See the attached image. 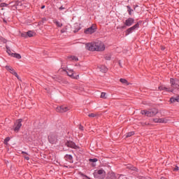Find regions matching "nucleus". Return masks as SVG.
Here are the masks:
<instances>
[{"label":"nucleus","instance_id":"6ab92c4d","mask_svg":"<svg viewBox=\"0 0 179 179\" xmlns=\"http://www.w3.org/2000/svg\"><path fill=\"white\" fill-rule=\"evenodd\" d=\"M167 119L166 118H158V123L159 124H166L167 123Z\"/></svg>","mask_w":179,"mask_h":179},{"label":"nucleus","instance_id":"58836bf2","mask_svg":"<svg viewBox=\"0 0 179 179\" xmlns=\"http://www.w3.org/2000/svg\"><path fill=\"white\" fill-rule=\"evenodd\" d=\"M122 29H125V26L122 27Z\"/></svg>","mask_w":179,"mask_h":179},{"label":"nucleus","instance_id":"dca6fc26","mask_svg":"<svg viewBox=\"0 0 179 179\" xmlns=\"http://www.w3.org/2000/svg\"><path fill=\"white\" fill-rule=\"evenodd\" d=\"M106 179H117V176H115V173L113 172H109L106 177Z\"/></svg>","mask_w":179,"mask_h":179},{"label":"nucleus","instance_id":"393cba45","mask_svg":"<svg viewBox=\"0 0 179 179\" xmlns=\"http://www.w3.org/2000/svg\"><path fill=\"white\" fill-rule=\"evenodd\" d=\"M133 135H135V133L134 131L127 133L126 138H131V136H133Z\"/></svg>","mask_w":179,"mask_h":179},{"label":"nucleus","instance_id":"0eeeda50","mask_svg":"<svg viewBox=\"0 0 179 179\" xmlns=\"http://www.w3.org/2000/svg\"><path fill=\"white\" fill-rule=\"evenodd\" d=\"M96 31V24H92V27L85 31V34H93Z\"/></svg>","mask_w":179,"mask_h":179},{"label":"nucleus","instance_id":"aec40b11","mask_svg":"<svg viewBox=\"0 0 179 179\" xmlns=\"http://www.w3.org/2000/svg\"><path fill=\"white\" fill-rule=\"evenodd\" d=\"M11 57H13L14 58H17V59H20L22 58V56L20 54L18 53H12Z\"/></svg>","mask_w":179,"mask_h":179},{"label":"nucleus","instance_id":"e433bc0d","mask_svg":"<svg viewBox=\"0 0 179 179\" xmlns=\"http://www.w3.org/2000/svg\"><path fill=\"white\" fill-rule=\"evenodd\" d=\"M59 9V10H62V9H65V8H64V7L62 6V7H60Z\"/></svg>","mask_w":179,"mask_h":179},{"label":"nucleus","instance_id":"5701e85b","mask_svg":"<svg viewBox=\"0 0 179 179\" xmlns=\"http://www.w3.org/2000/svg\"><path fill=\"white\" fill-rule=\"evenodd\" d=\"M22 155H23L24 159H26V160H30V157H29V154L27 152H22Z\"/></svg>","mask_w":179,"mask_h":179},{"label":"nucleus","instance_id":"423d86ee","mask_svg":"<svg viewBox=\"0 0 179 179\" xmlns=\"http://www.w3.org/2000/svg\"><path fill=\"white\" fill-rule=\"evenodd\" d=\"M21 127H22V119H19L16 120L15 123V127H14L15 132H19V129H20Z\"/></svg>","mask_w":179,"mask_h":179},{"label":"nucleus","instance_id":"9b49d317","mask_svg":"<svg viewBox=\"0 0 179 179\" xmlns=\"http://www.w3.org/2000/svg\"><path fill=\"white\" fill-rule=\"evenodd\" d=\"M136 29H139V23H137L134 26L129 28L126 31L127 36H128V34H129L130 33H132L134 30H136Z\"/></svg>","mask_w":179,"mask_h":179},{"label":"nucleus","instance_id":"a19ab883","mask_svg":"<svg viewBox=\"0 0 179 179\" xmlns=\"http://www.w3.org/2000/svg\"><path fill=\"white\" fill-rule=\"evenodd\" d=\"M86 177V178H87V179H90V178H89V177H87V176H85Z\"/></svg>","mask_w":179,"mask_h":179},{"label":"nucleus","instance_id":"c85d7f7f","mask_svg":"<svg viewBox=\"0 0 179 179\" xmlns=\"http://www.w3.org/2000/svg\"><path fill=\"white\" fill-rule=\"evenodd\" d=\"M6 52L8 54V55H10L12 57V51L10 50V49H9V47L6 46Z\"/></svg>","mask_w":179,"mask_h":179},{"label":"nucleus","instance_id":"c9c22d12","mask_svg":"<svg viewBox=\"0 0 179 179\" xmlns=\"http://www.w3.org/2000/svg\"><path fill=\"white\" fill-rule=\"evenodd\" d=\"M1 6H6V3H3L1 4Z\"/></svg>","mask_w":179,"mask_h":179},{"label":"nucleus","instance_id":"a211bd4d","mask_svg":"<svg viewBox=\"0 0 179 179\" xmlns=\"http://www.w3.org/2000/svg\"><path fill=\"white\" fill-rule=\"evenodd\" d=\"M99 71H100V72H102L103 73H106V72H107L108 69H107V67H106V66H101L99 67Z\"/></svg>","mask_w":179,"mask_h":179},{"label":"nucleus","instance_id":"f03ea898","mask_svg":"<svg viewBox=\"0 0 179 179\" xmlns=\"http://www.w3.org/2000/svg\"><path fill=\"white\" fill-rule=\"evenodd\" d=\"M159 113V110L156 108L148 109V110H141L142 115H145L146 117H155Z\"/></svg>","mask_w":179,"mask_h":179},{"label":"nucleus","instance_id":"a18cd8bd","mask_svg":"<svg viewBox=\"0 0 179 179\" xmlns=\"http://www.w3.org/2000/svg\"><path fill=\"white\" fill-rule=\"evenodd\" d=\"M3 43H6V41H3Z\"/></svg>","mask_w":179,"mask_h":179},{"label":"nucleus","instance_id":"4468645a","mask_svg":"<svg viewBox=\"0 0 179 179\" xmlns=\"http://www.w3.org/2000/svg\"><path fill=\"white\" fill-rule=\"evenodd\" d=\"M134 22H135V20H134V18L129 17L127 20H126L124 24L126 26L130 27V26H132V24H134Z\"/></svg>","mask_w":179,"mask_h":179},{"label":"nucleus","instance_id":"f8f14e48","mask_svg":"<svg viewBox=\"0 0 179 179\" xmlns=\"http://www.w3.org/2000/svg\"><path fill=\"white\" fill-rule=\"evenodd\" d=\"M6 69L7 71H8L9 72H10L12 73V75H15L16 76V78L17 79H19V75H17V73H16V71H15V69H13V68H12V66H6Z\"/></svg>","mask_w":179,"mask_h":179},{"label":"nucleus","instance_id":"bb28decb","mask_svg":"<svg viewBox=\"0 0 179 179\" xmlns=\"http://www.w3.org/2000/svg\"><path fill=\"white\" fill-rule=\"evenodd\" d=\"M69 59H70V61H78V57L75 56L69 57Z\"/></svg>","mask_w":179,"mask_h":179},{"label":"nucleus","instance_id":"ddd939ff","mask_svg":"<svg viewBox=\"0 0 179 179\" xmlns=\"http://www.w3.org/2000/svg\"><path fill=\"white\" fill-rule=\"evenodd\" d=\"M66 146H68V148H72L73 149H78L79 147H78L76 145V144H75V143L72 142V141H67L66 143Z\"/></svg>","mask_w":179,"mask_h":179},{"label":"nucleus","instance_id":"79ce46f5","mask_svg":"<svg viewBox=\"0 0 179 179\" xmlns=\"http://www.w3.org/2000/svg\"><path fill=\"white\" fill-rule=\"evenodd\" d=\"M44 8H45V6H42V9H44Z\"/></svg>","mask_w":179,"mask_h":179},{"label":"nucleus","instance_id":"f704fd0d","mask_svg":"<svg viewBox=\"0 0 179 179\" xmlns=\"http://www.w3.org/2000/svg\"><path fill=\"white\" fill-rule=\"evenodd\" d=\"M79 129H80V131H83V126L80 125L79 126Z\"/></svg>","mask_w":179,"mask_h":179},{"label":"nucleus","instance_id":"412c9836","mask_svg":"<svg viewBox=\"0 0 179 179\" xmlns=\"http://www.w3.org/2000/svg\"><path fill=\"white\" fill-rule=\"evenodd\" d=\"M89 161H90L91 163H92V166L93 167H94V166H96V164H94V163H96V162H98V159H97L96 158H94V159H90Z\"/></svg>","mask_w":179,"mask_h":179},{"label":"nucleus","instance_id":"4c0bfd02","mask_svg":"<svg viewBox=\"0 0 179 179\" xmlns=\"http://www.w3.org/2000/svg\"><path fill=\"white\" fill-rule=\"evenodd\" d=\"M119 65L120 66L122 67V66L121 65V62H119Z\"/></svg>","mask_w":179,"mask_h":179},{"label":"nucleus","instance_id":"f3484780","mask_svg":"<svg viewBox=\"0 0 179 179\" xmlns=\"http://www.w3.org/2000/svg\"><path fill=\"white\" fill-rule=\"evenodd\" d=\"M65 160H66L67 162H69L70 163H73V159L72 157V155H66L65 157Z\"/></svg>","mask_w":179,"mask_h":179},{"label":"nucleus","instance_id":"f257e3e1","mask_svg":"<svg viewBox=\"0 0 179 179\" xmlns=\"http://www.w3.org/2000/svg\"><path fill=\"white\" fill-rule=\"evenodd\" d=\"M171 88H167L164 86H160L159 87V90H166V92H173L176 89L177 90H179V80H175L173 78L171 79Z\"/></svg>","mask_w":179,"mask_h":179},{"label":"nucleus","instance_id":"a878e982","mask_svg":"<svg viewBox=\"0 0 179 179\" xmlns=\"http://www.w3.org/2000/svg\"><path fill=\"white\" fill-rule=\"evenodd\" d=\"M53 22H54V23L56 24V26L57 27H62V23L59 22H58L57 20H54Z\"/></svg>","mask_w":179,"mask_h":179},{"label":"nucleus","instance_id":"2f4dec72","mask_svg":"<svg viewBox=\"0 0 179 179\" xmlns=\"http://www.w3.org/2000/svg\"><path fill=\"white\" fill-rule=\"evenodd\" d=\"M152 121L155 123H159V118H154L152 119Z\"/></svg>","mask_w":179,"mask_h":179},{"label":"nucleus","instance_id":"b1692460","mask_svg":"<svg viewBox=\"0 0 179 179\" xmlns=\"http://www.w3.org/2000/svg\"><path fill=\"white\" fill-rule=\"evenodd\" d=\"M120 82H121V83H123V85H127V86H128V85H129V83H128V81L124 78H121L120 80Z\"/></svg>","mask_w":179,"mask_h":179},{"label":"nucleus","instance_id":"c756f323","mask_svg":"<svg viewBox=\"0 0 179 179\" xmlns=\"http://www.w3.org/2000/svg\"><path fill=\"white\" fill-rule=\"evenodd\" d=\"M106 95V94L105 92H101V99H107V96Z\"/></svg>","mask_w":179,"mask_h":179},{"label":"nucleus","instance_id":"9d476101","mask_svg":"<svg viewBox=\"0 0 179 179\" xmlns=\"http://www.w3.org/2000/svg\"><path fill=\"white\" fill-rule=\"evenodd\" d=\"M48 141L50 142V143H57V136H55V134H50L48 136Z\"/></svg>","mask_w":179,"mask_h":179},{"label":"nucleus","instance_id":"1a4fd4ad","mask_svg":"<svg viewBox=\"0 0 179 179\" xmlns=\"http://www.w3.org/2000/svg\"><path fill=\"white\" fill-rule=\"evenodd\" d=\"M66 73L68 76H70V78H72V79H79V75L75 76L73 70L68 69Z\"/></svg>","mask_w":179,"mask_h":179},{"label":"nucleus","instance_id":"7ed1b4c3","mask_svg":"<svg viewBox=\"0 0 179 179\" xmlns=\"http://www.w3.org/2000/svg\"><path fill=\"white\" fill-rule=\"evenodd\" d=\"M94 178L98 179H104L106 177V171L103 169L96 171L94 173Z\"/></svg>","mask_w":179,"mask_h":179},{"label":"nucleus","instance_id":"c03bdc74","mask_svg":"<svg viewBox=\"0 0 179 179\" xmlns=\"http://www.w3.org/2000/svg\"><path fill=\"white\" fill-rule=\"evenodd\" d=\"M129 15H131V11L129 12Z\"/></svg>","mask_w":179,"mask_h":179},{"label":"nucleus","instance_id":"4be33fe9","mask_svg":"<svg viewBox=\"0 0 179 179\" xmlns=\"http://www.w3.org/2000/svg\"><path fill=\"white\" fill-rule=\"evenodd\" d=\"M88 117H90V118H96V117H99V114L98 113H90L88 115Z\"/></svg>","mask_w":179,"mask_h":179},{"label":"nucleus","instance_id":"39448f33","mask_svg":"<svg viewBox=\"0 0 179 179\" xmlns=\"http://www.w3.org/2000/svg\"><path fill=\"white\" fill-rule=\"evenodd\" d=\"M86 48L89 51H96V42H92L86 44Z\"/></svg>","mask_w":179,"mask_h":179},{"label":"nucleus","instance_id":"473e14b6","mask_svg":"<svg viewBox=\"0 0 179 179\" xmlns=\"http://www.w3.org/2000/svg\"><path fill=\"white\" fill-rule=\"evenodd\" d=\"M66 31V28H64L61 30V33H65Z\"/></svg>","mask_w":179,"mask_h":179},{"label":"nucleus","instance_id":"cd10ccee","mask_svg":"<svg viewBox=\"0 0 179 179\" xmlns=\"http://www.w3.org/2000/svg\"><path fill=\"white\" fill-rule=\"evenodd\" d=\"M28 37H33V36L34 35V32L31 31H29L27 33Z\"/></svg>","mask_w":179,"mask_h":179},{"label":"nucleus","instance_id":"20e7f679","mask_svg":"<svg viewBox=\"0 0 179 179\" xmlns=\"http://www.w3.org/2000/svg\"><path fill=\"white\" fill-rule=\"evenodd\" d=\"M106 50V46L104 43L101 41L96 42L95 51H104Z\"/></svg>","mask_w":179,"mask_h":179},{"label":"nucleus","instance_id":"ea45409f","mask_svg":"<svg viewBox=\"0 0 179 179\" xmlns=\"http://www.w3.org/2000/svg\"><path fill=\"white\" fill-rule=\"evenodd\" d=\"M131 170H136V168H133Z\"/></svg>","mask_w":179,"mask_h":179},{"label":"nucleus","instance_id":"2eb2a0df","mask_svg":"<svg viewBox=\"0 0 179 179\" xmlns=\"http://www.w3.org/2000/svg\"><path fill=\"white\" fill-rule=\"evenodd\" d=\"M170 101L172 104H177V103H179V96L171 97Z\"/></svg>","mask_w":179,"mask_h":179},{"label":"nucleus","instance_id":"6e6552de","mask_svg":"<svg viewBox=\"0 0 179 179\" xmlns=\"http://www.w3.org/2000/svg\"><path fill=\"white\" fill-rule=\"evenodd\" d=\"M69 107L68 106H58L56 108L57 113H66V111H69Z\"/></svg>","mask_w":179,"mask_h":179},{"label":"nucleus","instance_id":"72a5a7b5","mask_svg":"<svg viewBox=\"0 0 179 179\" xmlns=\"http://www.w3.org/2000/svg\"><path fill=\"white\" fill-rule=\"evenodd\" d=\"M174 171H178V166H175V168L173 169Z\"/></svg>","mask_w":179,"mask_h":179},{"label":"nucleus","instance_id":"37998d69","mask_svg":"<svg viewBox=\"0 0 179 179\" xmlns=\"http://www.w3.org/2000/svg\"><path fill=\"white\" fill-rule=\"evenodd\" d=\"M121 178H122V176H120L119 179H121Z\"/></svg>","mask_w":179,"mask_h":179},{"label":"nucleus","instance_id":"7c9ffc66","mask_svg":"<svg viewBox=\"0 0 179 179\" xmlns=\"http://www.w3.org/2000/svg\"><path fill=\"white\" fill-rule=\"evenodd\" d=\"M9 141H10V138H9V137H7V138L4 140V143H5V145H8V142H9Z\"/></svg>","mask_w":179,"mask_h":179},{"label":"nucleus","instance_id":"49530a36","mask_svg":"<svg viewBox=\"0 0 179 179\" xmlns=\"http://www.w3.org/2000/svg\"><path fill=\"white\" fill-rule=\"evenodd\" d=\"M143 179H145V178H143Z\"/></svg>","mask_w":179,"mask_h":179}]
</instances>
